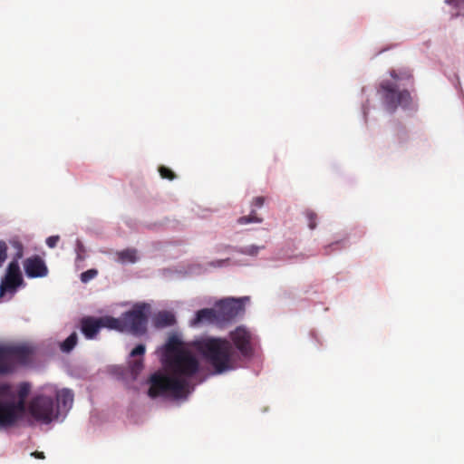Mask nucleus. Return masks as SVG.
I'll return each mask as SVG.
<instances>
[{"instance_id": "nucleus-1", "label": "nucleus", "mask_w": 464, "mask_h": 464, "mask_svg": "<svg viewBox=\"0 0 464 464\" xmlns=\"http://www.w3.org/2000/svg\"><path fill=\"white\" fill-rule=\"evenodd\" d=\"M164 364L169 375L160 372L152 374L150 379L149 396H186L189 388L188 380L199 371L198 360L190 351H185L165 360Z\"/></svg>"}, {"instance_id": "nucleus-2", "label": "nucleus", "mask_w": 464, "mask_h": 464, "mask_svg": "<svg viewBox=\"0 0 464 464\" xmlns=\"http://www.w3.org/2000/svg\"><path fill=\"white\" fill-rule=\"evenodd\" d=\"M73 402L69 389L56 391L54 398L45 394L33 397L27 404L28 413L36 420L48 424L57 419L61 411H68Z\"/></svg>"}, {"instance_id": "nucleus-3", "label": "nucleus", "mask_w": 464, "mask_h": 464, "mask_svg": "<svg viewBox=\"0 0 464 464\" xmlns=\"http://www.w3.org/2000/svg\"><path fill=\"white\" fill-rule=\"evenodd\" d=\"M195 346L216 373H223L235 368V352L228 340L208 337L197 341Z\"/></svg>"}, {"instance_id": "nucleus-4", "label": "nucleus", "mask_w": 464, "mask_h": 464, "mask_svg": "<svg viewBox=\"0 0 464 464\" xmlns=\"http://www.w3.org/2000/svg\"><path fill=\"white\" fill-rule=\"evenodd\" d=\"M150 305L145 303L135 304L132 308L123 313L116 321L112 330L129 333L136 336L143 335L147 332Z\"/></svg>"}, {"instance_id": "nucleus-5", "label": "nucleus", "mask_w": 464, "mask_h": 464, "mask_svg": "<svg viewBox=\"0 0 464 464\" xmlns=\"http://www.w3.org/2000/svg\"><path fill=\"white\" fill-rule=\"evenodd\" d=\"M30 389L29 383L22 382L18 387L16 401L0 398V429L14 427L24 417Z\"/></svg>"}, {"instance_id": "nucleus-6", "label": "nucleus", "mask_w": 464, "mask_h": 464, "mask_svg": "<svg viewBox=\"0 0 464 464\" xmlns=\"http://www.w3.org/2000/svg\"><path fill=\"white\" fill-rule=\"evenodd\" d=\"M10 244L14 249V254L13 261L7 267L6 275L0 284V296H3L6 292L15 291L16 287L23 283L18 260L23 256L24 246L17 240H12Z\"/></svg>"}, {"instance_id": "nucleus-7", "label": "nucleus", "mask_w": 464, "mask_h": 464, "mask_svg": "<svg viewBox=\"0 0 464 464\" xmlns=\"http://www.w3.org/2000/svg\"><path fill=\"white\" fill-rule=\"evenodd\" d=\"M34 350L26 345L0 346V374L14 370V362L25 364L30 362Z\"/></svg>"}, {"instance_id": "nucleus-8", "label": "nucleus", "mask_w": 464, "mask_h": 464, "mask_svg": "<svg viewBox=\"0 0 464 464\" xmlns=\"http://www.w3.org/2000/svg\"><path fill=\"white\" fill-rule=\"evenodd\" d=\"M380 92L390 112H394L399 106L407 108L411 102V96L407 90L399 91L397 85L389 81L381 82Z\"/></svg>"}, {"instance_id": "nucleus-9", "label": "nucleus", "mask_w": 464, "mask_h": 464, "mask_svg": "<svg viewBox=\"0 0 464 464\" xmlns=\"http://www.w3.org/2000/svg\"><path fill=\"white\" fill-rule=\"evenodd\" d=\"M115 322L113 317L109 315L102 317L84 316L80 320L81 332L86 339H95L101 329L112 330V327H115L113 325Z\"/></svg>"}, {"instance_id": "nucleus-10", "label": "nucleus", "mask_w": 464, "mask_h": 464, "mask_svg": "<svg viewBox=\"0 0 464 464\" xmlns=\"http://www.w3.org/2000/svg\"><path fill=\"white\" fill-rule=\"evenodd\" d=\"M245 310L242 299L229 298L217 304V314L219 325L229 323Z\"/></svg>"}, {"instance_id": "nucleus-11", "label": "nucleus", "mask_w": 464, "mask_h": 464, "mask_svg": "<svg viewBox=\"0 0 464 464\" xmlns=\"http://www.w3.org/2000/svg\"><path fill=\"white\" fill-rule=\"evenodd\" d=\"M229 336L235 347L243 356L246 357L252 354V335L246 328L244 326H238L234 331L230 332Z\"/></svg>"}, {"instance_id": "nucleus-12", "label": "nucleus", "mask_w": 464, "mask_h": 464, "mask_svg": "<svg viewBox=\"0 0 464 464\" xmlns=\"http://www.w3.org/2000/svg\"><path fill=\"white\" fill-rule=\"evenodd\" d=\"M25 274L30 278L44 277L48 274V268L44 259L39 256H33L24 261Z\"/></svg>"}, {"instance_id": "nucleus-13", "label": "nucleus", "mask_w": 464, "mask_h": 464, "mask_svg": "<svg viewBox=\"0 0 464 464\" xmlns=\"http://www.w3.org/2000/svg\"><path fill=\"white\" fill-rule=\"evenodd\" d=\"M219 324V321L218 320V314L216 309L213 308H204L198 310L196 313L195 318L191 321L192 326H198L199 324Z\"/></svg>"}, {"instance_id": "nucleus-14", "label": "nucleus", "mask_w": 464, "mask_h": 464, "mask_svg": "<svg viewBox=\"0 0 464 464\" xmlns=\"http://www.w3.org/2000/svg\"><path fill=\"white\" fill-rule=\"evenodd\" d=\"M185 351L188 350L182 347V342L180 339L177 335H171L168 339L164 347L163 362L171 358V356L179 354Z\"/></svg>"}, {"instance_id": "nucleus-15", "label": "nucleus", "mask_w": 464, "mask_h": 464, "mask_svg": "<svg viewBox=\"0 0 464 464\" xmlns=\"http://www.w3.org/2000/svg\"><path fill=\"white\" fill-rule=\"evenodd\" d=\"M175 322L176 319L174 314L167 311L160 312L154 318V324L158 328L171 326Z\"/></svg>"}, {"instance_id": "nucleus-16", "label": "nucleus", "mask_w": 464, "mask_h": 464, "mask_svg": "<svg viewBox=\"0 0 464 464\" xmlns=\"http://www.w3.org/2000/svg\"><path fill=\"white\" fill-rule=\"evenodd\" d=\"M78 336L75 332L71 334L60 345V348L64 353L71 352L77 343Z\"/></svg>"}, {"instance_id": "nucleus-17", "label": "nucleus", "mask_w": 464, "mask_h": 464, "mask_svg": "<svg viewBox=\"0 0 464 464\" xmlns=\"http://www.w3.org/2000/svg\"><path fill=\"white\" fill-rule=\"evenodd\" d=\"M263 218L256 215V210L253 208L249 215L243 216L237 219L239 225H247L250 223H261Z\"/></svg>"}, {"instance_id": "nucleus-18", "label": "nucleus", "mask_w": 464, "mask_h": 464, "mask_svg": "<svg viewBox=\"0 0 464 464\" xmlns=\"http://www.w3.org/2000/svg\"><path fill=\"white\" fill-rule=\"evenodd\" d=\"M119 259L121 262L134 263L136 261V251L131 249H126L118 253Z\"/></svg>"}, {"instance_id": "nucleus-19", "label": "nucleus", "mask_w": 464, "mask_h": 464, "mask_svg": "<svg viewBox=\"0 0 464 464\" xmlns=\"http://www.w3.org/2000/svg\"><path fill=\"white\" fill-rule=\"evenodd\" d=\"M390 74L392 78L396 82H399L401 80H411L412 78L411 72L408 70L400 72H397L396 70H392L390 72Z\"/></svg>"}, {"instance_id": "nucleus-20", "label": "nucleus", "mask_w": 464, "mask_h": 464, "mask_svg": "<svg viewBox=\"0 0 464 464\" xmlns=\"http://www.w3.org/2000/svg\"><path fill=\"white\" fill-rule=\"evenodd\" d=\"M304 216L309 228L314 229L316 227V221L318 218L317 214L311 209H306L304 211Z\"/></svg>"}, {"instance_id": "nucleus-21", "label": "nucleus", "mask_w": 464, "mask_h": 464, "mask_svg": "<svg viewBox=\"0 0 464 464\" xmlns=\"http://www.w3.org/2000/svg\"><path fill=\"white\" fill-rule=\"evenodd\" d=\"M130 368L131 374L136 377L143 368V361L142 359L134 360L130 362Z\"/></svg>"}, {"instance_id": "nucleus-22", "label": "nucleus", "mask_w": 464, "mask_h": 464, "mask_svg": "<svg viewBox=\"0 0 464 464\" xmlns=\"http://www.w3.org/2000/svg\"><path fill=\"white\" fill-rule=\"evenodd\" d=\"M160 175L162 179L173 180L176 178V174L168 167L160 166L159 168Z\"/></svg>"}, {"instance_id": "nucleus-23", "label": "nucleus", "mask_w": 464, "mask_h": 464, "mask_svg": "<svg viewBox=\"0 0 464 464\" xmlns=\"http://www.w3.org/2000/svg\"><path fill=\"white\" fill-rule=\"evenodd\" d=\"M261 248H263V246H257L252 245V246L242 247L239 250V252L244 255L256 256Z\"/></svg>"}, {"instance_id": "nucleus-24", "label": "nucleus", "mask_w": 464, "mask_h": 464, "mask_svg": "<svg viewBox=\"0 0 464 464\" xmlns=\"http://www.w3.org/2000/svg\"><path fill=\"white\" fill-rule=\"evenodd\" d=\"M98 275V271L96 269H89L81 274V280L82 283H88L92 279H93Z\"/></svg>"}, {"instance_id": "nucleus-25", "label": "nucleus", "mask_w": 464, "mask_h": 464, "mask_svg": "<svg viewBox=\"0 0 464 464\" xmlns=\"http://www.w3.org/2000/svg\"><path fill=\"white\" fill-rule=\"evenodd\" d=\"M6 250H7V246H6L5 242L0 241V266L4 264V262L6 259V256H7Z\"/></svg>"}, {"instance_id": "nucleus-26", "label": "nucleus", "mask_w": 464, "mask_h": 464, "mask_svg": "<svg viewBox=\"0 0 464 464\" xmlns=\"http://www.w3.org/2000/svg\"><path fill=\"white\" fill-rule=\"evenodd\" d=\"M145 353V345L143 344H138L130 353V356H140L143 355Z\"/></svg>"}, {"instance_id": "nucleus-27", "label": "nucleus", "mask_w": 464, "mask_h": 464, "mask_svg": "<svg viewBox=\"0 0 464 464\" xmlns=\"http://www.w3.org/2000/svg\"><path fill=\"white\" fill-rule=\"evenodd\" d=\"M60 237L59 236H51L49 237H47L46 239V245L51 247V248H53L56 246L58 241H59Z\"/></svg>"}, {"instance_id": "nucleus-28", "label": "nucleus", "mask_w": 464, "mask_h": 464, "mask_svg": "<svg viewBox=\"0 0 464 464\" xmlns=\"http://www.w3.org/2000/svg\"><path fill=\"white\" fill-rule=\"evenodd\" d=\"M265 197H262V196H259V197H256L253 201H252V207L254 208H261L263 207L264 203H265Z\"/></svg>"}, {"instance_id": "nucleus-29", "label": "nucleus", "mask_w": 464, "mask_h": 464, "mask_svg": "<svg viewBox=\"0 0 464 464\" xmlns=\"http://www.w3.org/2000/svg\"><path fill=\"white\" fill-rule=\"evenodd\" d=\"M339 245L340 241H335L324 246V255H329L333 250L337 249Z\"/></svg>"}, {"instance_id": "nucleus-30", "label": "nucleus", "mask_w": 464, "mask_h": 464, "mask_svg": "<svg viewBox=\"0 0 464 464\" xmlns=\"http://www.w3.org/2000/svg\"><path fill=\"white\" fill-rule=\"evenodd\" d=\"M32 456L40 459H44L45 458L44 452L42 451H34L32 453Z\"/></svg>"}, {"instance_id": "nucleus-31", "label": "nucleus", "mask_w": 464, "mask_h": 464, "mask_svg": "<svg viewBox=\"0 0 464 464\" xmlns=\"http://www.w3.org/2000/svg\"><path fill=\"white\" fill-rule=\"evenodd\" d=\"M82 245L81 244V242L78 241V259H82L83 257L81 256V253L80 251H82Z\"/></svg>"}, {"instance_id": "nucleus-32", "label": "nucleus", "mask_w": 464, "mask_h": 464, "mask_svg": "<svg viewBox=\"0 0 464 464\" xmlns=\"http://www.w3.org/2000/svg\"><path fill=\"white\" fill-rule=\"evenodd\" d=\"M448 3L451 4L453 0H447Z\"/></svg>"}]
</instances>
